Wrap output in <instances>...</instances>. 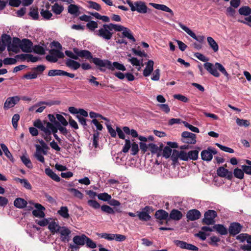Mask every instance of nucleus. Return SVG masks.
Returning <instances> with one entry per match:
<instances>
[{"instance_id":"34","label":"nucleus","mask_w":251,"mask_h":251,"mask_svg":"<svg viewBox=\"0 0 251 251\" xmlns=\"http://www.w3.org/2000/svg\"><path fill=\"white\" fill-rule=\"evenodd\" d=\"M207 40L210 47L214 52H217L219 50V46L216 41L211 37H208Z\"/></svg>"},{"instance_id":"40","label":"nucleus","mask_w":251,"mask_h":251,"mask_svg":"<svg viewBox=\"0 0 251 251\" xmlns=\"http://www.w3.org/2000/svg\"><path fill=\"white\" fill-rule=\"evenodd\" d=\"M122 34L124 37H127L133 42H135V39L131 34L130 30L127 28L125 27V28L123 30Z\"/></svg>"},{"instance_id":"8","label":"nucleus","mask_w":251,"mask_h":251,"mask_svg":"<svg viewBox=\"0 0 251 251\" xmlns=\"http://www.w3.org/2000/svg\"><path fill=\"white\" fill-rule=\"evenodd\" d=\"M132 11H137L142 14L150 12L151 10L149 9L145 3L142 1H137L134 2L133 7L132 6Z\"/></svg>"},{"instance_id":"3","label":"nucleus","mask_w":251,"mask_h":251,"mask_svg":"<svg viewBox=\"0 0 251 251\" xmlns=\"http://www.w3.org/2000/svg\"><path fill=\"white\" fill-rule=\"evenodd\" d=\"M96 34L105 40L111 39L113 32L109 24L103 25L102 27L96 31Z\"/></svg>"},{"instance_id":"20","label":"nucleus","mask_w":251,"mask_h":251,"mask_svg":"<svg viewBox=\"0 0 251 251\" xmlns=\"http://www.w3.org/2000/svg\"><path fill=\"white\" fill-rule=\"evenodd\" d=\"M34 206L36 209L32 211V214L36 217H44L45 215L44 211L45 210V208L40 203H35Z\"/></svg>"},{"instance_id":"56","label":"nucleus","mask_w":251,"mask_h":251,"mask_svg":"<svg viewBox=\"0 0 251 251\" xmlns=\"http://www.w3.org/2000/svg\"><path fill=\"white\" fill-rule=\"evenodd\" d=\"M85 244L87 247L91 249H95L97 247L96 243L87 236L86 239Z\"/></svg>"},{"instance_id":"10","label":"nucleus","mask_w":251,"mask_h":251,"mask_svg":"<svg viewBox=\"0 0 251 251\" xmlns=\"http://www.w3.org/2000/svg\"><path fill=\"white\" fill-rule=\"evenodd\" d=\"M20 100V98L18 96L8 97L6 99L4 105L3 109L8 110V109L13 107L17 104Z\"/></svg>"},{"instance_id":"48","label":"nucleus","mask_w":251,"mask_h":251,"mask_svg":"<svg viewBox=\"0 0 251 251\" xmlns=\"http://www.w3.org/2000/svg\"><path fill=\"white\" fill-rule=\"evenodd\" d=\"M21 159L23 163L28 168H32L33 166L29 158L25 155L21 157Z\"/></svg>"},{"instance_id":"9","label":"nucleus","mask_w":251,"mask_h":251,"mask_svg":"<svg viewBox=\"0 0 251 251\" xmlns=\"http://www.w3.org/2000/svg\"><path fill=\"white\" fill-rule=\"evenodd\" d=\"M217 153V151L214 148L208 147L206 150H204L201 152V159L209 162L212 160L213 154H216Z\"/></svg>"},{"instance_id":"55","label":"nucleus","mask_w":251,"mask_h":251,"mask_svg":"<svg viewBox=\"0 0 251 251\" xmlns=\"http://www.w3.org/2000/svg\"><path fill=\"white\" fill-rule=\"evenodd\" d=\"M63 71L60 70H50L48 72V75L50 76L56 75H63Z\"/></svg>"},{"instance_id":"49","label":"nucleus","mask_w":251,"mask_h":251,"mask_svg":"<svg viewBox=\"0 0 251 251\" xmlns=\"http://www.w3.org/2000/svg\"><path fill=\"white\" fill-rule=\"evenodd\" d=\"M69 191L71 192L75 197L79 199H82L83 198V194L76 189L70 188L69 189Z\"/></svg>"},{"instance_id":"50","label":"nucleus","mask_w":251,"mask_h":251,"mask_svg":"<svg viewBox=\"0 0 251 251\" xmlns=\"http://www.w3.org/2000/svg\"><path fill=\"white\" fill-rule=\"evenodd\" d=\"M237 124L240 126L248 127L250 126V121L247 120L237 118L236 120Z\"/></svg>"},{"instance_id":"60","label":"nucleus","mask_w":251,"mask_h":251,"mask_svg":"<svg viewBox=\"0 0 251 251\" xmlns=\"http://www.w3.org/2000/svg\"><path fill=\"white\" fill-rule=\"evenodd\" d=\"M101 210L107 214H114V210L109 206L107 205H103L101 206Z\"/></svg>"},{"instance_id":"31","label":"nucleus","mask_w":251,"mask_h":251,"mask_svg":"<svg viewBox=\"0 0 251 251\" xmlns=\"http://www.w3.org/2000/svg\"><path fill=\"white\" fill-rule=\"evenodd\" d=\"M213 228L216 230L217 232L222 235L227 234V230L223 225L220 224L215 225L213 226Z\"/></svg>"},{"instance_id":"14","label":"nucleus","mask_w":251,"mask_h":251,"mask_svg":"<svg viewBox=\"0 0 251 251\" xmlns=\"http://www.w3.org/2000/svg\"><path fill=\"white\" fill-rule=\"evenodd\" d=\"M178 25L184 31H185L189 35H190L195 40H196L200 43H201L203 41L204 38V36H199L197 37L195 33L193 32L189 28L183 25L181 23H179Z\"/></svg>"},{"instance_id":"27","label":"nucleus","mask_w":251,"mask_h":251,"mask_svg":"<svg viewBox=\"0 0 251 251\" xmlns=\"http://www.w3.org/2000/svg\"><path fill=\"white\" fill-rule=\"evenodd\" d=\"M65 63L68 67L74 70L78 69L80 67V64L79 62L70 59H67Z\"/></svg>"},{"instance_id":"19","label":"nucleus","mask_w":251,"mask_h":251,"mask_svg":"<svg viewBox=\"0 0 251 251\" xmlns=\"http://www.w3.org/2000/svg\"><path fill=\"white\" fill-rule=\"evenodd\" d=\"M242 226L238 223H231L228 228L230 234L235 235L238 234L242 230Z\"/></svg>"},{"instance_id":"24","label":"nucleus","mask_w":251,"mask_h":251,"mask_svg":"<svg viewBox=\"0 0 251 251\" xmlns=\"http://www.w3.org/2000/svg\"><path fill=\"white\" fill-rule=\"evenodd\" d=\"M153 65L154 62L152 60H150L148 61L143 73L144 76H149L151 74L153 70Z\"/></svg>"},{"instance_id":"29","label":"nucleus","mask_w":251,"mask_h":251,"mask_svg":"<svg viewBox=\"0 0 251 251\" xmlns=\"http://www.w3.org/2000/svg\"><path fill=\"white\" fill-rule=\"evenodd\" d=\"M27 204V201L21 198H17L14 201V206L18 208H23L26 206Z\"/></svg>"},{"instance_id":"12","label":"nucleus","mask_w":251,"mask_h":251,"mask_svg":"<svg viewBox=\"0 0 251 251\" xmlns=\"http://www.w3.org/2000/svg\"><path fill=\"white\" fill-rule=\"evenodd\" d=\"M21 42L20 49L23 51L27 53L32 51L33 43L30 40L24 39Z\"/></svg>"},{"instance_id":"11","label":"nucleus","mask_w":251,"mask_h":251,"mask_svg":"<svg viewBox=\"0 0 251 251\" xmlns=\"http://www.w3.org/2000/svg\"><path fill=\"white\" fill-rule=\"evenodd\" d=\"M73 51L78 56V58L79 57L85 58L88 60L92 59V61L93 62V59L94 58L93 57V55L90 51L85 50H79L77 48H73Z\"/></svg>"},{"instance_id":"58","label":"nucleus","mask_w":251,"mask_h":251,"mask_svg":"<svg viewBox=\"0 0 251 251\" xmlns=\"http://www.w3.org/2000/svg\"><path fill=\"white\" fill-rule=\"evenodd\" d=\"M111 30H114L115 31H121L125 28V27L119 25L110 23L109 24Z\"/></svg>"},{"instance_id":"43","label":"nucleus","mask_w":251,"mask_h":251,"mask_svg":"<svg viewBox=\"0 0 251 251\" xmlns=\"http://www.w3.org/2000/svg\"><path fill=\"white\" fill-rule=\"evenodd\" d=\"M46 129L49 130L51 134V133H52V134L56 133L57 130H58V126H55V125H54L50 122H48L47 123Z\"/></svg>"},{"instance_id":"61","label":"nucleus","mask_w":251,"mask_h":251,"mask_svg":"<svg viewBox=\"0 0 251 251\" xmlns=\"http://www.w3.org/2000/svg\"><path fill=\"white\" fill-rule=\"evenodd\" d=\"M131 142L129 139L125 140V144L123 147L122 151L124 153H127L131 148Z\"/></svg>"},{"instance_id":"28","label":"nucleus","mask_w":251,"mask_h":251,"mask_svg":"<svg viewBox=\"0 0 251 251\" xmlns=\"http://www.w3.org/2000/svg\"><path fill=\"white\" fill-rule=\"evenodd\" d=\"M14 180L16 182H20L25 189L29 190L32 189L31 185L26 179L15 177Z\"/></svg>"},{"instance_id":"38","label":"nucleus","mask_w":251,"mask_h":251,"mask_svg":"<svg viewBox=\"0 0 251 251\" xmlns=\"http://www.w3.org/2000/svg\"><path fill=\"white\" fill-rule=\"evenodd\" d=\"M63 10L64 7L61 5L58 4L57 3H55L51 7V10L56 15L60 14Z\"/></svg>"},{"instance_id":"52","label":"nucleus","mask_w":251,"mask_h":251,"mask_svg":"<svg viewBox=\"0 0 251 251\" xmlns=\"http://www.w3.org/2000/svg\"><path fill=\"white\" fill-rule=\"evenodd\" d=\"M41 15L46 20H50L52 16V13L48 10L42 9L40 11Z\"/></svg>"},{"instance_id":"30","label":"nucleus","mask_w":251,"mask_h":251,"mask_svg":"<svg viewBox=\"0 0 251 251\" xmlns=\"http://www.w3.org/2000/svg\"><path fill=\"white\" fill-rule=\"evenodd\" d=\"M68 12L72 15L78 16L79 13V7L71 3L68 7Z\"/></svg>"},{"instance_id":"2","label":"nucleus","mask_w":251,"mask_h":251,"mask_svg":"<svg viewBox=\"0 0 251 251\" xmlns=\"http://www.w3.org/2000/svg\"><path fill=\"white\" fill-rule=\"evenodd\" d=\"M93 63L97 66L100 68V70H102L101 68L105 67L109 70H113L116 69L121 71H126V69L125 66L117 62H114L112 64L108 60H102L100 58L95 57L93 59Z\"/></svg>"},{"instance_id":"26","label":"nucleus","mask_w":251,"mask_h":251,"mask_svg":"<svg viewBox=\"0 0 251 251\" xmlns=\"http://www.w3.org/2000/svg\"><path fill=\"white\" fill-rule=\"evenodd\" d=\"M45 172L46 174L54 181L56 182H59L60 181V177L50 168H46Z\"/></svg>"},{"instance_id":"45","label":"nucleus","mask_w":251,"mask_h":251,"mask_svg":"<svg viewBox=\"0 0 251 251\" xmlns=\"http://www.w3.org/2000/svg\"><path fill=\"white\" fill-rule=\"evenodd\" d=\"M172 152V149L169 147L166 146L164 148L163 151H162L161 155H162L165 158H168L171 156Z\"/></svg>"},{"instance_id":"42","label":"nucleus","mask_w":251,"mask_h":251,"mask_svg":"<svg viewBox=\"0 0 251 251\" xmlns=\"http://www.w3.org/2000/svg\"><path fill=\"white\" fill-rule=\"evenodd\" d=\"M245 161L248 165H243L242 169L245 173L251 175V161L246 160Z\"/></svg>"},{"instance_id":"25","label":"nucleus","mask_w":251,"mask_h":251,"mask_svg":"<svg viewBox=\"0 0 251 251\" xmlns=\"http://www.w3.org/2000/svg\"><path fill=\"white\" fill-rule=\"evenodd\" d=\"M87 236L85 234L81 235H76L73 238V242L76 245L82 246L85 244Z\"/></svg>"},{"instance_id":"62","label":"nucleus","mask_w":251,"mask_h":251,"mask_svg":"<svg viewBox=\"0 0 251 251\" xmlns=\"http://www.w3.org/2000/svg\"><path fill=\"white\" fill-rule=\"evenodd\" d=\"M98 26V25L97 23L94 21H90L86 24V26L88 27V28L92 31H93L96 28H97Z\"/></svg>"},{"instance_id":"53","label":"nucleus","mask_w":251,"mask_h":251,"mask_svg":"<svg viewBox=\"0 0 251 251\" xmlns=\"http://www.w3.org/2000/svg\"><path fill=\"white\" fill-rule=\"evenodd\" d=\"M0 40L6 45L7 47L11 42V38L9 35L3 34Z\"/></svg>"},{"instance_id":"46","label":"nucleus","mask_w":251,"mask_h":251,"mask_svg":"<svg viewBox=\"0 0 251 251\" xmlns=\"http://www.w3.org/2000/svg\"><path fill=\"white\" fill-rule=\"evenodd\" d=\"M32 51L37 54L43 55L45 53V50L39 45H35L32 47Z\"/></svg>"},{"instance_id":"18","label":"nucleus","mask_w":251,"mask_h":251,"mask_svg":"<svg viewBox=\"0 0 251 251\" xmlns=\"http://www.w3.org/2000/svg\"><path fill=\"white\" fill-rule=\"evenodd\" d=\"M217 175L221 177H226L228 179L231 180L233 178V173L223 167H219L217 170Z\"/></svg>"},{"instance_id":"39","label":"nucleus","mask_w":251,"mask_h":251,"mask_svg":"<svg viewBox=\"0 0 251 251\" xmlns=\"http://www.w3.org/2000/svg\"><path fill=\"white\" fill-rule=\"evenodd\" d=\"M239 13L241 15L249 16L251 14V8L249 6H242L239 8Z\"/></svg>"},{"instance_id":"5","label":"nucleus","mask_w":251,"mask_h":251,"mask_svg":"<svg viewBox=\"0 0 251 251\" xmlns=\"http://www.w3.org/2000/svg\"><path fill=\"white\" fill-rule=\"evenodd\" d=\"M217 216V213L213 210H208L205 212L202 223L207 225H213L215 221V218Z\"/></svg>"},{"instance_id":"36","label":"nucleus","mask_w":251,"mask_h":251,"mask_svg":"<svg viewBox=\"0 0 251 251\" xmlns=\"http://www.w3.org/2000/svg\"><path fill=\"white\" fill-rule=\"evenodd\" d=\"M61 226H59L56 222H51L49 223L48 228L51 233H54L58 232Z\"/></svg>"},{"instance_id":"41","label":"nucleus","mask_w":251,"mask_h":251,"mask_svg":"<svg viewBox=\"0 0 251 251\" xmlns=\"http://www.w3.org/2000/svg\"><path fill=\"white\" fill-rule=\"evenodd\" d=\"M0 147L6 156L7 158H8L10 160L13 161V158L12 155L11 153V152L9 151L8 149L6 147V146L4 144L2 143L0 144Z\"/></svg>"},{"instance_id":"17","label":"nucleus","mask_w":251,"mask_h":251,"mask_svg":"<svg viewBox=\"0 0 251 251\" xmlns=\"http://www.w3.org/2000/svg\"><path fill=\"white\" fill-rule=\"evenodd\" d=\"M58 232L60 234V239L62 242H68L71 231L66 226H61Z\"/></svg>"},{"instance_id":"16","label":"nucleus","mask_w":251,"mask_h":251,"mask_svg":"<svg viewBox=\"0 0 251 251\" xmlns=\"http://www.w3.org/2000/svg\"><path fill=\"white\" fill-rule=\"evenodd\" d=\"M21 40L18 38H13L12 42L7 47V50L17 53L20 48Z\"/></svg>"},{"instance_id":"6","label":"nucleus","mask_w":251,"mask_h":251,"mask_svg":"<svg viewBox=\"0 0 251 251\" xmlns=\"http://www.w3.org/2000/svg\"><path fill=\"white\" fill-rule=\"evenodd\" d=\"M181 141L188 144H195L197 142L196 134L189 131L181 133Z\"/></svg>"},{"instance_id":"23","label":"nucleus","mask_w":251,"mask_h":251,"mask_svg":"<svg viewBox=\"0 0 251 251\" xmlns=\"http://www.w3.org/2000/svg\"><path fill=\"white\" fill-rule=\"evenodd\" d=\"M154 216L157 220H169V214L163 209L158 210L155 212Z\"/></svg>"},{"instance_id":"21","label":"nucleus","mask_w":251,"mask_h":251,"mask_svg":"<svg viewBox=\"0 0 251 251\" xmlns=\"http://www.w3.org/2000/svg\"><path fill=\"white\" fill-rule=\"evenodd\" d=\"M183 217L182 213L176 209H172L169 214V220L174 221H179Z\"/></svg>"},{"instance_id":"35","label":"nucleus","mask_w":251,"mask_h":251,"mask_svg":"<svg viewBox=\"0 0 251 251\" xmlns=\"http://www.w3.org/2000/svg\"><path fill=\"white\" fill-rule=\"evenodd\" d=\"M57 213L65 219H68L70 217L68 208L67 206H61L58 210Z\"/></svg>"},{"instance_id":"1","label":"nucleus","mask_w":251,"mask_h":251,"mask_svg":"<svg viewBox=\"0 0 251 251\" xmlns=\"http://www.w3.org/2000/svg\"><path fill=\"white\" fill-rule=\"evenodd\" d=\"M194 56L200 60L206 62V63L204 64V68L213 76L217 77L220 76V74L217 71V70H218L226 76V77L227 78H229V74L226 70L225 67L221 63L216 62L215 64H213L211 63L207 62V61H208V58L200 52L195 53Z\"/></svg>"},{"instance_id":"15","label":"nucleus","mask_w":251,"mask_h":251,"mask_svg":"<svg viewBox=\"0 0 251 251\" xmlns=\"http://www.w3.org/2000/svg\"><path fill=\"white\" fill-rule=\"evenodd\" d=\"M201 214L200 211L196 209H193L188 211L186 214V218L188 221H194L200 218Z\"/></svg>"},{"instance_id":"32","label":"nucleus","mask_w":251,"mask_h":251,"mask_svg":"<svg viewBox=\"0 0 251 251\" xmlns=\"http://www.w3.org/2000/svg\"><path fill=\"white\" fill-rule=\"evenodd\" d=\"M48 122L44 121V122L42 123L40 120H37L34 122L33 125L35 127L40 129L41 131L44 132L47 129V123Z\"/></svg>"},{"instance_id":"22","label":"nucleus","mask_w":251,"mask_h":251,"mask_svg":"<svg viewBox=\"0 0 251 251\" xmlns=\"http://www.w3.org/2000/svg\"><path fill=\"white\" fill-rule=\"evenodd\" d=\"M150 5L156 9L169 13L171 16H173L174 15L173 11L169 7L164 4L150 3Z\"/></svg>"},{"instance_id":"44","label":"nucleus","mask_w":251,"mask_h":251,"mask_svg":"<svg viewBox=\"0 0 251 251\" xmlns=\"http://www.w3.org/2000/svg\"><path fill=\"white\" fill-rule=\"evenodd\" d=\"M233 175L235 177L241 179L244 178V172L243 169L236 168L234 170Z\"/></svg>"},{"instance_id":"63","label":"nucleus","mask_w":251,"mask_h":251,"mask_svg":"<svg viewBox=\"0 0 251 251\" xmlns=\"http://www.w3.org/2000/svg\"><path fill=\"white\" fill-rule=\"evenodd\" d=\"M88 205L94 209H99L100 205V204L95 200H90L88 201Z\"/></svg>"},{"instance_id":"64","label":"nucleus","mask_w":251,"mask_h":251,"mask_svg":"<svg viewBox=\"0 0 251 251\" xmlns=\"http://www.w3.org/2000/svg\"><path fill=\"white\" fill-rule=\"evenodd\" d=\"M51 134L50 132L47 129L42 135L46 142H50L51 140Z\"/></svg>"},{"instance_id":"59","label":"nucleus","mask_w":251,"mask_h":251,"mask_svg":"<svg viewBox=\"0 0 251 251\" xmlns=\"http://www.w3.org/2000/svg\"><path fill=\"white\" fill-rule=\"evenodd\" d=\"M160 70L159 69H157L154 71L152 75L151 79L153 81H158L159 80L160 76Z\"/></svg>"},{"instance_id":"37","label":"nucleus","mask_w":251,"mask_h":251,"mask_svg":"<svg viewBox=\"0 0 251 251\" xmlns=\"http://www.w3.org/2000/svg\"><path fill=\"white\" fill-rule=\"evenodd\" d=\"M198 150H193L188 152V160H196L198 158L199 151L201 150L200 148H198Z\"/></svg>"},{"instance_id":"13","label":"nucleus","mask_w":251,"mask_h":251,"mask_svg":"<svg viewBox=\"0 0 251 251\" xmlns=\"http://www.w3.org/2000/svg\"><path fill=\"white\" fill-rule=\"evenodd\" d=\"M174 243L176 246L182 249H187L192 251H197L199 250L197 247L184 241L176 240L174 241Z\"/></svg>"},{"instance_id":"7","label":"nucleus","mask_w":251,"mask_h":251,"mask_svg":"<svg viewBox=\"0 0 251 251\" xmlns=\"http://www.w3.org/2000/svg\"><path fill=\"white\" fill-rule=\"evenodd\" d=\"M152 211V208L149 206H146L141 211H137V216L140 220L148 221L151 219L150 213Z\"/></svg>"},{"instance_id":"54","label":"nucleus","mask_w":251,"mask_h":251,"mask_svg":"<svg viewBox=\"0 0 251 251\" xmlns=\"http://www.w3.org/2000/svg\"><path fill=\"white\" fill-rule=\"evenodd\" d=\"M172 152V154L171 155V159L174 163H176L178 159L179 158L180 151L174 150Z\"/></svg>"},{"instance_id":"51","label":"nucleus","mask_w":251,"mask_h":251,"mask_svg":"<svg viewBox=\"0 0 251 251\" xmlns=\"http://www.w3.org/2000/svg\"><path fill=\"white\" fill-rule=\"evenodd\" d=\"M98 236L100 237L101 238H104L107 239L109 241H111L114 240V234L112 233H97Z\"/></svg>"},{"instance_id":"57","label":"nucleus","mask_w":251,"mask_h":251,"mask_svg":"<svg viewBox=\"0 0 251 251\" xmlns=\"http://www.w3.org/2000/svg\"><path fill=\"white\" fill-rule=\"evenodd\" d=\"M98 199L103 201H108L111 199L110 195L106 193H100L98 195Z\"/></svg>"},{"instance_id":"33","label":"nucleus","mask_w":251,"mask_h":251,"mask_svg":"<svg viewBox=\"0 0 251 251\" xmlns=\"http://www.w3.org/2000/svg\"><path fill=\"white\" fill-rule=\"evenodd\" d=\"M149 148L151 153L156 154L157 157L161 156L162 153H160V149L156 145L150 143L149 144Z\"/></svg>"},{"instance_id":"47","label":"nucleus","mask_w":251,"mask_h":251,"mask_svg":"<svg viewBox=\"0 0 251 251\" xmlns=\"http://www.w3.org/2000/svg\"><path fill=\"white\" fill-rule=\"evenodd\" d=\"M29 15L32 17L33 20H37L39 18L38 9L37 7L32 8L29 13Z\"/></svg>"},{"instance_id":"4","label":"nucleus","mask_w":251,"mask_h":251,"mask_svg":"<svg viewBox=\"0 0 251 251\" xmlns=\"http://www.w3.org/2000/svg\"><path fill=\"white\" fill-rule=\"evenodd\" d=\"M64 57V53L55 49H51L50 50V54L46 56V59L50 62H56L59 58H63Z\"/></svg>"}]
</instances>
